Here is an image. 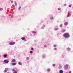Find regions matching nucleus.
<instances>
[{
  "instance_id": "nucleus-20",
  "label": "nucleus",
  "mask_w": 73,
  "mask_h": 73,
  "mask_svg": "<svg viewBox=\"0 0 73 73\" xmlns=\"http://www.w3.org/2000/svg\"><path fill=\"white\" fill-rule=\"evenodd\" d=\"M31 50H34V49L33 48H31Z\"/></svg>"
},
{
  "instance_id": "nucleus-21",
  "label": "nucleus",
  "mask_w": 73,
  "mask_h": 73,
  "mask_svg": "<svg viewBox=\"0 0 73 73\" xmlns=\"http://www.w3.org/2000/svg\"><path fill=\"white\" fill-rule=\"evenodd\" d=\"M55 64H52V66H55Z\"/></svg>"
},
{
  "instance_id": "nucleus-1",
  "label": "nucleus",
  "mask_w": 73,
  "mask_h": 73,
  "mask_svg": "<svg viewBox=\"0 0 73 73\" xmlns=\"http://www.w3.org/2000/svg\"><path fill=\"white\" fill-rule=\"evenodd\" d=\"M64 36L65 38H69L70 37V35H69V34L68 33H65L64 34Z\"/></svg>"
},
{
  "instance_id": "nucleus-30",
  "label": "nucleus",
  "mask_w": 73,
  "mask_h": 73,
  "mask_svg": "<svg viewBox=\"0 0 73 73\" xmlns=\"http://www.w3.org/2000/svg\"><path fill=\"white\" fill-rule=\"evenodd\" d=\"M61 10V9H58V11H59V10Z\"/></svg>"
},
{
  "instance_id": "nucleus-3",
  "label": "nucleus",
  "mask_w": 73,
  "mask_h": 73,
  "mask_svg": "<svg viewBox=\"0 0 73 73\" xmlns=\"http://www.w3.org/2000/svg\"><path fill=\"white\" fill-rule=\"evenodd\" d=\"M68 65H66L64 66V69H66V70L68 69Z\"/></svg>"
},
{
  "instance_id": "nucleus-13",
  "label": "nucleus",
  "mask_w": 73,
  "mask_h": 73,
  "mask_svg": "<svg viewBox=\"0 0 73 73\" xmlns=\"http://www.w3.org/2000/svg\"><path fill=\"white\" fill-rule=\"evenodd\" d=\"M61 32L62 33H63L64 32H65V30H63L61 31Z\"/></svg>"
},
{
  "instance_id": "nucleus-12",
  "label": "nucleus",
  "mask_w": 73,
  "mask_h": 73,
  "mask_svg": "<svg viewBox=\"0 0 73 73\" xmlns=\"http://www.w3.org/2000/svg\"><path fill=\"white\" fill-rule=\"evenodd\" d=\"M59 73H63V71L62 70H59Z\"/></svg>"
},
{
  "instance_id": "nucleus-31",
  "label": "nucleus",
  "mask_w": 73,
  "mask_h": 73,
  "mask_svg": "<svg viewBox=\"0 0 73 73\" xmlns=\"http://www.w3.org/2000/svg\"><path fill=\"white\" fill-rule=\"evenodd\" d=\"M55 29H56V30H57V29H58V28H56Z\"/></svg>"
},
{
  "instance_id": "nucleus-33",
  "label": "nucleus",
  "mask_w": 73,
  "mask_h": 73,
  "mask_svg": "<svg viewBox=\"0 0 73 73\" xmlns=\"http://www.w3.org/2000/svg\"><path fill=\"white\" fill-rule=\"evenodd\" d=\"M69 73H71V71H70L69 72Z\"/></svg>"
},
{
  "instance_id": "nucleus-8",
  "label": "nucleus",
  "mask_w": 73,
  "mask_h": 73,
  "mask_svg": "<svg viewBox=\"0 0 73 73\" xmlns=\"http://www.w3.org/2000/svg\"><path fill=\"white\" fill-rule=\"evenodd\" d=\"M15 61H16V60H15V59H13L11 61V62H15Z\"/></svg>"
},
{
  "instance_id": "nucleus-10",
  "label": "nucleus",
  "mask_w": 73,
  "mask_h": 73,
  "mask_svg": "<svg viewBox=\"0 0 73 73\" xmlns=\"http://www.w3.org/2000/svg\"><path fill=\"white\" fill-rule=\"evenodd\" d=\"M68 22H65L64 23V25H68Z\"/></svg>"
},
{
  "instance_id": "nucleus-4",
  "label": "nucleus",
  "mask_w": 73,
  "mask_h": 73,
  "mask_svg": "<svg viewBox=\"0 0 73 73\" xmlns=\"http://www.w3.org/2000/svg\"><path fill=\"white\" fill-rule=\"evenodd\" d=\"M9 68H6L5 69V70H4V73H5V72H6L8 70Z\"/></svg>"
},
{
  "instance_id": "nucleus-11",
  "label": "nucleus",
  "mask_w": 73,
  "mask_h": 73,
  "mask_svg": "<svg viewBox=\"0 0 73 73\" xmlns=\"http://www.w3.org/2000/svg\"><path fill=\"white\" fill-rule=\"evenodd\" d=\"M67 50L68 51H69V50H70V49L69 48H67Z\"/></svg>"
},
{
  "instance_id": "nucleus-29",
  "label": "nucleus",
  "mask_w": 73,
  "mask_h": 73,
  "mask_svg": "<svg viewBox=\"0 0 73 73\" xmlns=\"http://www.w3.org/2000/svg\"><path fill=\"white\" fill-rule=\"evenodd\" d=\"M60 26L61 27H62V25L61 24L60 25Z\"/></svg>"
},
{
  "instance_id": "nucleus-34",
  "label": "nucleus",
  "mask_w": 73,
  "mask_h": 73,
  "mask_svg": "<svg viewBox=\"0 0 73 73\" xmlns=\"http://www.w3.org/2000/svg\"><path fill=\"white\" fill-rule=\"evenodd\" d=\"M44 46L45 47H46V45H44Z\"/></svg>"
},
{
  "instance_id": "nucleus-27",
  "label": "nucleus",
  "mask_w": 73,
  "mask_h": 73,
  "mask_svg": "<svg viewBox=\"0 0 73 73\" xmlns=\"http://www.w3.org/2000/svg\"><path fill=\"white\" fill-rule=\"evenodd\" d=\"M50 70V69H48V70H47V71H48V72H49V71Z\"/></svg>"
},
{
  "instance_id": "nucleus-32",
  "label": "nucleus",
  "mask_w": 73,
  "mask_h": 73,
  "mask_svg": "<svg viewBox=\"0 0 73 73\" xmlns=\"http://www.w3.org/2000/svg\"><path fill=\"white\" fill-rule=\"evenodd\" d=\"M54 50H57V49L55 48L54 49Z\"/></svg>"
},
{
  "instance_id": "nucleus-23",
  "label": "nucleus",
  "mask_w": 73,
  "mask_h": 73,
  "mask_svg": "<svg viewBox=\"0 0 73 73\" xmlns=\"http://www.w3.org/2000/svg\"><path fill=\"white\" fill-rule=\"evenodd\" d=\"M13 73H17V72L16 71H14L13 72Z\"/></svg>"
},
{
  "instance_id": "nucleus-5",
  "label": "nucleus",
  "mask_w": 73,
  "mask_h": 73,
  "mask_svg": "<svg viewBox=\"0 0 73 73\" xmlns=\"http://www.w3.org/2000/svg\"><path fill=\"white\" fill-rule=\"evenodd\" d=\"M15 44V42H11L9 43V44L10 45H14Z\"/></svg>"
},
{
  "instance_id": "nucleus-17",
  "label": "nucleus",
  "mask_w": 73,
  "mask_h": 73,
  "mask_svg": "<svg viewBox=\"0 0 73 73\" xmlns=\"http://www.w3.org/2000/svg\"><path fill=\"white\" fill-rule=\"evenodd\" d=\"M70 16V15H69V13H68V15H67V17H69Z\"/></svg>"
},
{
  "instance_id": "nucleus-16",
  "label": "nucleus",
  "mask_w": 73,
  "mask_h": 73,
  "mask_svg": "<svg viewBox=\"0 0 73 73\" xmlns=\"http://www.w3.org/2000/svg\"><path fill=\"white\" fill-rule=\"evenodd\" d=\"M32 33H36V31H33L32 32Z\"/></svg>"
},
{
  "instance_id": "nucleus-24",
  "label": "nucleus",
  "mask_w": 73,
  "mask_h": 73,
  "mask_svg": "<svg viewBox=\"0 0 73 73\" xmlns=\"http://www.w3.org/2000/svg\"><path fill=\"white\" fill-rule=\"evenodd\" d=\"M21 8V7H19V8H18V9L19 10H20V9Z\"/></svg>"
},
{
  "instance_id": "nucleus-19",
  "label": "nucleus",
  "mask_w": 73,
  "mask_h": 73,
  "mask_svg": "<svg viewBox=\"0 0 73 73\" xmlns=\"http://www.w3.org/2000/svg\"><path fill=\"white\" fill-rule=\"evenodd\" d=\"M2 10H3V8H0V11H2Z\"/></svg>"
},
{
  "instance_id": "nucleus-25",
  "label": "nucleus",
  "mask_w": 73,
  "mask_h": 73,
  "mask_svg": "<svg viewBox=\"0 0 73 73\" xmlns=\"http://www.w3.org/2000/svg\"><path fill=\"white\" fill-rule=\"evenodd\" d=\"M12 70V71H13V72H15V70L13 69Z\"/></svg>"
},
{
  "instance_id": "nucleus-22",
  "label": "nucleus",
  "mask_w": 73,
  "mask_h": 73,
  "mask_svg": "<svg viewBox=\"0 0 73 73\" xmlns=\"http://www.w3.org/2000/svg\"><path fill=\"white\" fill-rule=\"evenodd\" d=\"M26 59L27 60H29V57H27L26 58Z\"/></svg>"
},
{
  "instance_id": "nucleus-6",
  "label": "nucleus",
  "mask_w": 73,
  "mask_h": 73,
  "mask_svg": "<svg viewBox=\"0 0 73 73\" xmlns=\"http://www.w3.org/2000/svg\"><path fill=\"white\" fill-rule=\"evenodd\" d=\"M7 60H4V62H5V63H6V64L7 63H8V62H9V61H7Z\"/></svg>"
},
{
  "instance_id": "nucleus-26",
  "label": "nucleus",
  "mask_w": 73,
  "mask_h": 73,
  "mask_svg": "<svg viewBox=\"0 0 73 73\" xmlns=\"http://www.w3.org/2000/svg\"><path fill=\"white\" fill-rule=\"evenodd\" d=\"M57 46V45H54V47H56Z\"/></svg>"
},
{
  "instance_id": "nucleus-14",
  "label": "nucleus",
  "mask_w": 73,
  "mask_h": 73,
  "mask_svg": "<svg viewBox=\"0 0 73 73\" xmlns=\"http://www.w3.org/2000/svg\"><path fill=\"white\" fill-rule=\"evenodd\" d=\"M18 64H19V65H22V63H21V62H19L18 63Z\"/></svg>"
},
{
  "instance_id": "nucleus-9",
  "label": "nucleus",
  "mask_w": 73,
  "mask_h": 73,
  "mask_svg": "<svg viewBox=\"0 0 73 73\" xmlns=\"http://www.w3.org/2000/svg\"><path fill=\"white\" fill-rule=\"evenodd\" d=\"M7 54H5L3 56V57L4 58H6L7 57Z\"/></svg>"
},
{
  "instance_id": "nucleus-2",
  "label": "nucleus",
  "mask_w": 73,
  "mask_h": 73,
  "mask_svg": "<svg viewBox=\"0 0 73 73\" xmlns=\"http://www.w3.org/2000/svg\"><path fill=\"white\" fill-rule=\"evenodd\" d=\"M21 39L23 40H24V41H27V39H25V38L24 37H22Z\"/></svg>"
},
{
  "instance_id": "nucleus-7",
  "label": "nucleus",
  "mask_w": 73,
  "mask_h": 73,
  "mask_svg": "<svg viewBox=\"0 0 73 73\" xmlns=\"http://www.w3.org/2000/svg\"><path fill=\"white\" fill-rule=\"evenodd\" d=\"M11 64H12V65H16V63H11Z\"/></svg>"
},
{
  "instance_id": "nucleus-28",
  "label": "nucleus",
  "mask_w": 73,
  "mask_h": 73,
  "mask_svg": "<svg viewBox=\"0 0 73 73\" xmlns=\"http://www.w3.org/2000/svg\"><path fill=\"white\" fill-rule=\"evenodd\" d=\"M69 7H71V5H69Z\"/></svg>"
},
{
  "instance_id": "nucleus-18",
  "label": "nucleus",
  "mask_w": 73,
  "mask_h": 73,
  "mask_svg": "<svg viewBox=\"0 0 73 73\" xmlns=\"http://www.w3.org/2000/svg\"><path fill=\"white\" fill-rule=\"evenodd\" d=\"M50 19L51 20H53V17H50Z\"/></svg>"
},
{
  "instance_id": "nucleus-15",
  "label": "nucleus",
  "mask_w": 73,
  "mask_h": 73,
  "mask_svg": "<svg viewBox=\"0 0 73 73\" xmlns=\"http://www.w3.org/2000/svg\"><path fill=\"white\" fill-rule=\"evenodd\" d=\"M30 53H31V54H32L33 53V51H30Z\"/></svg>"
}]
</instances>
